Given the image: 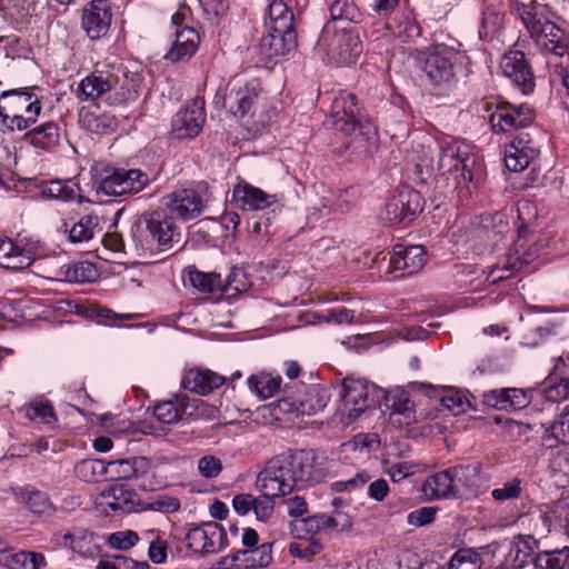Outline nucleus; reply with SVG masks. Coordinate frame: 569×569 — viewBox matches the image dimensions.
I'll list each match as a JSON object with an SVG mask.
<instances>
[{"instance_id":"f704fd0d","label":"nucleus","mask_w":569,"mask_h":569,"mask_svg":"<svg viewBox=\"0 0 569 569\" xmlns=\"http://www.w3.org/2000/svg\"><path fill=\"white\" fill-rule=\"evenodd\" d=\"M41 197L46 199L58 200L61 202H71L77 200L82 202L81 188L73 179H56L44 182L40 189Z\"/></svg>"},{"instance_id":"4468645a","label":"nucleus","mask_w":569,"mask_h":569,"mask_svg":"<svg viewBox=\"0 0 569 569\" xmlns=\"http://www.w3.org/2000/svg\"><path fill=\"white\" fill-rule=\"evenodd\" d=\"M187 17V10L181 9L172 16V24L176 26L174 42L164 58L171 62H182L189 60L198 50L200 36L191 27L184 26L183 20Z\"/></svg>"},{"instance_id":"79ce46f5","label":"nucleus","mask_w":569,"mask_h":569,"mask_svg":"<svg viewBox=\"0 0 569 569\" xmlns=\"http://www.w3.org/2000/svg\"><path fill=\"white\" fill-rule=\"evenodd\" d=\"M56 274L60 281L83 283L93 281L98 271L93 263L81 261L61 266Z\"/></svg>"},{"instance_id":"2eb2a0df","label":"nucleus","mask_w":569,"mask_h":569,"mask_svg":"<svg viewBox=\"0 0 569 569\" xmlns=\"http://www.w3.org/2000/svg\"><path fill=\"white\" fill-rule=\"evenodd\" d=\"M426 263V252L422 246H406L398 243L390 253L387 274L389 279H399L418 272Z\"/></svg>"},{"instance_id":"37998d69","label":"nucleus","mask_w":569,"mask_h":569,"mask_svg":"<svg viewBox=\"0 0 569 569\" xmlns=\"http://www.w3.org/2000/svg\"><path fill=\"white\" fill-rule=\"evenodd\" d=\"M0 562L9 569H42L47 566L46 558L42 553L33 551L8 553L6 549H3Z\"/></svg>"},{"instance_id":"603ef678","label":"nucleus","mask_w":569,"mask_h":569,"mask_svg":"<svg viewBox=\"0 0 569 569\" xmlns=\"http://www.w3.org/2000/svg\"><path fill=\"white\" fill-rule=\"evenodd\" d=\"M97 226L98 217L87 214L81 217L70 230L66 229V232L69 233V240L73 243L87 242L93 238Z\"/></svg>"},{"instance_id":"bf43d9fd","label":"nucleus","mask_w":569,"mask_h":569,"mask_svg":"<svg viewBox=\"0 0 569 569\" xmlns=\"http://www.w3.org/2000/svg\"><path fill=\"white\" fill-rule=\"evenodd\" d=\"M184 541L191 551L208 553L207 522L189 528L184 536Z\"/></svg>"},{"instance_id":"dca6fc26","label":"nucleus","mask_w":569,"mask_h":569,"mask_svg":"<svg viewBox=\"0 0 569 569\" xmlns=\"http://www.w3.org/2000/svg\"><path fill=\"white\" fill-rule=\"evenodd\" d=\"M423 198L420 192L403 188L386 203V218L393 223L413 220L423 210Z\"/></svg>"},{"instance_id":"1a4fd4ad","label":"nucleus","mask_w":569,"mask_h":569,"mask_svg":"<svg viewBox=\"0 0 569 569\" xmlns=\"http://www.w3.org/2000/svg\"><path fill=\"white\" fill-rule=\"evenodd\" d=\"M317 46L338 66L356 62L362 52L358 34L346 29L333 30L330 23L325 26Z\"/></svg>"},{"instance_id":"4be33fe9","label":"nucleus","mask_w":569,"mask_h":569,"mask_svg":"<svg viewBox=\"0 0 569 569\" xmlns=\"http://www.w3.org/2000/svg\"><path fill=\"white\" fill-rule=\"evenodd\" d=\"M232 201L234 204L249 211H259L272 208V212L280 208L279 200L276 194H270L246 181H240L232 191Z\"/></svg>"},{"instance_id":"ea45409f","label":"nucleus","mask_w":569,"mask_h":569,"mask_svg":"<svg viewBox=\"0 0 569 569\" xmlns=\"http://www.w3.org/2000/svg\"><path fill=\"white\" fill-rule=\"evenodd\" d=\"M293 20V13L286 2L282 0H273L269 3L266 26L270 31H295Z\"/></svg>"},{"instance_id":"338daca9","label":"nucleus","mask_w":569,"mask_h":569,"mask_svg":"<svg viewBox=\"0 0 569 569\" xmlns=\"http://www.w3.org/2000/svg\"><path fill=\"white\" fill-rule=\"evenodd\" d=\"M274 498L278 497L267 496V492H261L259 497H254V507L252 511L254 512L257 520L266 522L272 517L274 511Z\"/></svg>"},{"instance_id":"7c9ffc66","label":"nucleus","mask_w":569,"mask_h":569,"mask_svg":"<svg viewBox=\"0 0 569 569\" xmlns=\"http://www.w3.org/2000/svg\"><path fill=\"white\" fill-rule=\"evenodd\" d=\"M386 406L390 410V421L398 427L409 426L416 420L415 405L409 393L400 388L386 397Z\"/></svg>"},{"instance_id":"cd10ccee","label":"nucleus","mask_w":569,"mask_h":569,"mask_svg":"<svg viewBox=\"0 0 569 569\" xmlns=\"http://www.w3.org/2000/svg\"><path fill=\"white\" fill-rule=\"evenodd\" d=\"M106 466L107 476L111 480H139L151 471L150 460L142 456L106 461Z\"/></svg>"},{"instance_id":"423d86ee","label":"nucleus","mask_w":569,"mask_h":569,"mask_svg":"<svg viewBox=\"0 0 569 569\" xmlns=\"http://www.w3.org/2000/svg\"><path fill=\"white\" fill-rule=\"evenodd\" d=\"M480 109L488 113L495 132L511 133L525 129L533 121V111L526 104H511L499 98L485 100Z\"/></svg>"},{"instance_id":"e433bc0d","label":"nucleus","mask_w":569,"mask_h":569,"mask_svg":"<svg viewBox=\"0 0 569 569\" xmlns=\"http://www.w3.org/2000/svg\"><path fill=\"white\" fill-rule=\"evenodd\" d=\"M32 262V253L11 239L0 238V267L6 269H23Z\"/></svg>"},{"instance_id":"69168bd1","label":"nucleus","mask_w":569,"mask_h":569,"mask_svg":"<svg viewBox=\"0 0 569 569\" xmlns=\"http://www.w3.org/2000/svg\"><path fill=\"white\" fill-rule=\"evenodd\" d=\"M440 402L445 409L455 416L466 412L470 407V402L467 397L458 391L447 393L440 399Z\"/></svg>"},{"instance_id":"f257e3e1","label":"nucleus","mask_w":569,"mask_h":569,"mask_svg":"<svg viewBox=\"0 0 569 569\" xmlns=\"http://www.w3.org/2000/svg\"><path fill=\"white\" fill-rule=\"evenodd\" d=\"M520 17L537 49L546 56L547 66L558 72L563 58H569L568 39L563 30L548 18L547 7L542 3L523 4Z\"/></svg>"},{"instance_id":"aec40b11","label":"nucleus","mask_w":569,"mask_h":569,"mask_svg":"<svg viewBox=\"0 0 569 569\" xmlns=\"http://www.w3.org/2000/svg\"><path fill=\"white\" fill-rule=\"evenodd\" d=\"M518 521L521 527L529 530L527 536L532 538H545L560 525L556 503L531 508L528 512L520 515Z\"/></svg>"},{"instance_id":"ddd939ff","label":"nucleus","mask_w":569,"mask_h":569,"mask_svg":"<svg viewBox=\"0 0 569 569\" xmlns=\"http://www.w3.org/2000/svg\"><path fill=\"white\" fill-rule=\"evenodd\" d=\"M287 462L282 455L276 456L270 459L258 473L256 486L260 492H267V496H286L290 493L293 488V480H291Z\"/></svg>"},{"instance_id":"393cba45","label":"nucleus","mask_w":569,"mask_h":569,"mask_svg":"<svg viewBox=\"0 0 569 569\" xmlns=\"http://www.w3.org/2000/svg\"><path fill=\"white\" fill-rule=\"evenodd\" d=\"M272 547L262 543L253 549L238 550L221 560L223 569L263 568L272 561Z\"/></svg>"},{"instance_id":"4c0bfd02","label":"nucleus","mask_w":569,"mask_h":569,"mask_svg":"<svg viewBox=\"0 0 569 569\" xmlns=\"http://www.w3.org/2000/svg\"><path fill=\"white\" fill-rule=\"evenodd\" d=\"M297 36L295 31L273 32L269 33L261 39V50L268 58L278 56H286L296 48Z\"/></svg>"},{"instance_id":"6e6d98bb","label":"nucleus","mask_w":569,"mask_h":569,"mask_svg":"<svg viewBox=\"0 0 569 569\" xmlns=\"http://www.w3.org/2000/svg\"><path fill=\"white\" fill-rule=\"evenodd\" d=\"M503 22V16L497 11H485L479 27V38L481 40H491L500 31Z\"/></svg>"},{"instance_id":"09e8293b","label":"nucleus","mask_w":569,"mask_h":569,"mask_svg":"<svg viewBox=\"0 0 569 569\" xmlns=\"http://www.w3.org/2000/svg\"><path fill=\"white\" fill-rule=\"evenodd\" d=\"M106 468L103 459H84L76 465L74 472L84 482H96L102 476H107Z\"/></svg>"},{"instance_id":"f03ea898","label":"nucleus","mask_w":569,"mask_h":569,"mask_svg":"<svg viewBox=\"0 0 569 569\" xmlns=\"http://www.w3.org/2000/svg\"><path fill=\"white\" fill-rule=\"evenodd\" d=\"M41 101L28 89L6 90L0 94V120L9 130L26 131L36 124Z\"/></svg>"},{"instance_id":"c756f323","label":"nucleus","mask_w":569,"mask_h":569,"mask_svg":"<svg viewBox=\"0 0 569 569\" xmlns=\"http://www.w3.org/2000/svg\"><path fill=\"white\" fill-rule=\"evenodd\" d=\"M537 156L538 150L528 138V134L521 133L506 147L505 163L511 171H521L526 169L530 161Z\"/></svg>"},{"instance_id":"5701e85b","label":"nucleus","mask_w":569,"mask_h":569,"mask_svg":"<svg viewBox=\"0 0 569 569\" xmlns=\"http://www.w3.org/2000/svg\"><path fill=\"white\" fill-rule=\"evenodd\" d=\"M172 219L168 212L161 210L146 216L147 230L162 250H169L180 241V231Z\"/></svg>"},{"instance_id":"49530a36","label":"nucleus","mask_w":569,"mask_h":569,"mask_svg":"<svg viewBox=\"0 0 569 569\" xmlns=\"http://www.w3.org/2000/svg\"><path fill=\"white\" fill-rule=\"evenodd\" d=\"M569 567V547L543 551L535 558V569H567Z\"/></svg>"},{"instance_id":"de8ad7c7","label":"nucleus","mask_w":569,"mask_h":569,"mask_svg":"<svg viewBox=\"0 0 569 569\" xmlns=\"http://www.w3.org/2000/svg\"><path fill=\"white\" fill-rule=\"evenodd\" d=\"M331 20L358 23L361 12L353 0H333L329 7Z\"/></svg>"},{"instance_id":"0e129e2a","label":"nucleus","mask_w":569,"mask_h":569,"mask_svg":"<svg viewBox=\"0 0 569 569\" xmlns=\"http://www.w3.org/2000/svg\"><path fill=\"white\" fill-rule=\"evenodd\" d=\"M507 411L520 410L526 408L533 398V391L530 389L507 388Z\"/></svg>"},{"instance_id":"2f4dec72","label":"nucleus","mask_w":569,"mask_h":569,"mask_svg":"<svg viewBox=\"0 0 569 569\" xmlns=\"http://www.w3.org/2000/svg\"><path fill=\"white\" fill-rule=\"evenodd\" d=\"M224 377L209 369L194 368L188 370L181 380L184 389L206 396L224 383Z\"/></svg>"},{"instance_id":"0eeeda50","label":"nucleus","mask_w":569,"mask_h":569,"mask_svg":"<svg viewBox=\"0 0 569 569\" xmlns=\"http://www.w3.org/2000/svg\"><path fill=\"white\" fill-rule=\"evenodd\" d=\"M209 200L208 186L203 182L188 188H179L161 199V207L171 218L191 220L199 217Z\"/></svg>"},{"instance_id":"f3484780","label":"nucleus","mask_w":569,"mask_h":569,"mask_svg":"<svg viewBox=\"0 0 569 569\" xmlns=\"http://www.w3.org/2000/svg\"><path fill=\"white\" fill-rule=\"evenodd\" d=\"M111 20L109 0H92L82 8L81 28L91 40L104 37L110 29Z\"/></svg>"},{"instance_id":"9b49d317","label":"nucleus","mask_w":569,"mask_h":569,"mask_svg":"<svg viewBox=\"0 0 569 569\" xmlns=\"http://www.w3.org/2000/svg\"><path fill=\"white\" fill-rule=\"evenodd\" d=\"M359 111L357 97L350 92H340L331 103V123L346 136L362 134L365 126L358 118Z\"/></svg>"},{"instance_id":"473e14b6","label":"nucleus","mask_w":569,"mask_h":569,"mask_svg":"<svg viewBox=\"0 0 569 569\" xmlns=\"http://www.w3.org/2000/svg\"><path fill=\"white\" fill-rule=\"evenodd\" d=\"M102 505L112 511L134 512L139 509V501L133 490L123 483H116L101 493Z\"/></svg>"},{"instance_id":"6ab92c4d","label":"nucleus","mask_w":569,"mask_h":569,"mask_svg":"<svg viewBox=\"0 0 569 569\" xmlns=\"http://www.w3.org/2000/svg\"><path fill=\"white\" fill-rule=\"evenodd\" d=\"M204 119L203 101L191 100L172 118V132L178 139L193 138L201 131Z\"/></svg>"},{"instance_id":"13d9d810","label":"nucleus","mask_w":569,"mask_h":569,"mask_svg":"<svg viewBox=\"0 0 569 569\" xmlns=\"http://www.w3.org/2000/svg\"><path fill=\"white\" fill-rule=\"evenodd\" d=\"M522 492V480L519 478H513L503 482L501 487L495 488L491 491V497L495 501L502 503L505 501L519 499Z\"/></svg>"},{"instance_id":"680f3d73","label":"nucleus","mask_w":569,"mask_h":569,"mask_svg":"<svg viewBox=\"0 0 569 569\" xmlns=\"http://www.w3.org/2000/svg\"><path fill=\"white\" fill-rule=\"evenodd\" d=\"M289 528L292 537L297 539H305L307 536L319 533L317 515L290 521Z\"/></svg>"},{"instance_id":"6e6552de","label":"nucleus","mask_w":569,"mask_h":569,"mask_svg":"<svg viewBox=\"0 0 569 569\" xmlns=\"http://www.w3.org/2000/svg\"><path fill=\"white\" fill-rule=\"evenodd\" d=\"M476 162V156L469 146L448 139L439 143L438 171L453 174L458 184L472 181Z\"/></svg>"},{"instance_id":"20e7f679","label":"nucleus","mask_w":569,"mask_h":569,"mask_svg":"<svg viewBox=\"0 0 569 569\" xmlns=\"http://www.w3.org/2000/svg\"><path fill=\"white\" fill-rule=\"evenodd\" d=\"M293 488L321 482L328 475L327 459L315 450H293L282 453Z\"/></svg>"},{"instance_id":"a19ab883","label":"nucleus","mask_w":569,"mask_h":569,"mask_svg":"<svg viewBox=\"0 0 569 569\" xmlns=\"http://www.w3.org/2000/svg\"><path fill=\"white\" fill-rule=\"evenodd\" d=\"M187 274L188 281L192 288L201 293H216L220 292L223 288L220 273L217 272H202L193 266H189L183 270Z\"/></svg>"},{"instance_id":"5fc2aeb1","label":"nucleus","mask_w":569,"mask_h":569,"mask_svg":"<svg viewBox=\"0 0 569 569\" xmlns=\"http://www.w3.org/2000/svg\"><path fill=\"white\" fill-rule=\"evenodd\" d=\"M529 263L528 259L521 260L518 257H510L502 266L495 267L488 274V279L496 283L512 277L516 272L521 271Z\"/></svg>"},{"instance_id":"9d476101","label":"nucleus","mask_w":569,"mask_h":569,"mask_svg":"<svg viewBox=\"0 0 569 569\" xmlns=\"http://www.w3.org/2000/svg\"><path fill=\"white\" fill-rule=\"evenodd\" d=\"M341 388V405L338 416L340 422L347 426L370 407V386L366 380L348 377L343 379Z\"/></svg>"},{"instance_id":"c9c22d12","label":"nucleus","mask_w":569,"mask_h":569,"mask_svg":"<svg viewBox=\"0 0 569 569\" xmlns=\"http://www.w3.org/2000/svg\"><path fill=\"white\" fill-rule=\"evenodd\" d=\"M421 490L428 500L455 499L450 468L428 477Z\"/></svg>"},{"instance_id":"bb28decb","label":"nucleus","mask_w":569,"mask_h":569,"mask_svg":"<svg viewBox=\"0 0 569 569\" xmlns=\"http://www.w3.org/2000/svg\"><path fill=\"white\" fill-rule=\"evenodd\" d=\"M259 93V83L253 80L244 84L234 83L223 98V106L234 117L242 118L253 107Z\"/></svg>"},{"instance_id":"8fccbe9b","label":"nucleus","mask_w":569,"mask_h":569,"mask_svg":"<svg viewBox=\"0 0 569 569\" xmlns=\"http://www.w3.org/2000/svg\"><path fill=\"white\" fill-rule=\"evenodd\" d=\"M21 410H24L26 417L30 421H37L44 425H52L57 421L53 407L47 400H34L26 405Z\"/></svg>"},{"instance_id":"e2e57ef3","label":"nucleus","mask_w":569,"mask_h":569,"mask_svg":"<svg viewBox=\"0 0 569 569\" xmlns=\"http://www.w3.org/2000/svg\"><path fill=\"white\" fill-rule=\"evenodd\" d=\"M138 541L139 536L133 530L116 531L107 538V543L110 548L121 551L131 549Z\"/></svg>"},{"instance_id":"412c9836","label":"nucleus","mask_w":569,"mask_h":569,"mask_svg":"<svg viewBox=\"0 0 569 569\" xmlns=\"http://www.w3.org/2000/svg\"><path fill=\"white\" fill-rule=\"evenodd\" d=\"M505 77L509 78L523 94H529L535 88V77L522 51H509L500 62Z\"/></svg>"},{"instance_id":"f8f14e48","label":"nucleus","mask_w":569,"mask_h":569,"mask_svg":"<svg viewBox=\"0 0 569 569\" xmlns=\"http://www.w3.org/2000/svg\"><path fill=\"white\" fill-rule=\"evenodd\" d=\"M119 70L113 66H97L94 70L80 80L74 94L82 102H93L102 97H108L117 83Z\"/></svg>"},{"instance_id":"a18cd8bd","label":"nucleus","mask_w":569,"mask_h":569,"mask_svg":"<svg viewBox=\"0 0 569 569\" xmlns=\"http://www.w3.org/2000/svg\"><path fill=\"white\" fill-rule=\"evenodd\" d=\"M281 377L269 372H257L248 378V387L260 399L273 397L280 389Z\"/></svg>"},{"instance_id":"c85d7f7f","label":"nucleus","mask_w":569,"mask_h":569,"mask_svg":"<svg viewBox=\"0 0 569 569\" xmlns=\"http://www.w3.org/2000/svg\"><path fill=\"white\" fill-rule=\"evenodd\" d=\"M23 140L38 150L51 152L60 144L61 128L53 120L33 124L27 130Z\"/></svg>"},{"instance_id":"a211bd4d","label":"nucleus","mask_w":569,"mask_h":569,"mask_svg":"<svg viewBox=\"0 0 569 569\" xmlns=\"http://www.w3.org/2000/svg\"><path fill=\"white\" fill-rule=\"evenodd\" d=\"M330 396L326 388L320 386L307 387L302 396L298 399L283 398L279 401L280 410L298 416H311L322 411Z\"/></svg>"},{"instance_id":"b1692460","label":"nucleus","mask_w":569,"mask_h":569,"mask_svg":"<svg viewBox=\"0 0 569 569\" xmlns=\"http://www.w3.org/2000/svg\"><path fill=\"white\" fill-rule=\"evenodd\" d=\"M455 499H472L481 491V468L479 465L450 468Z\"/></svg>"},{"instance_id":"58836bf2","label":"nucleus","mask_w":569,"mask_h":569,"mask_svg":"<svg viewBox=\"0 0 569 569\" xmlns=\"http://www.w3.org/2000/svg\"><path fill=\"white\" fill-rule=\"evenodd\" d=\"M541 442L547 448H555L559 443H569V409L558 419L541 426Z\"/></svg>"},{"instance_id":"c03bdc74","label":"nucleus","mask_w":569,"mask_h":569,"mask_svg":"<svg viewBox=\"0 0 569 569\" xmlns=\"http://www.w3.org/2000/svg\"><path fill=\"white\" fill-rule=\"evenodd\" d=\"M59 543L71 548L81 556H91L93 553L92 533L84 529H74L73 531H60L57 533Z\"/></svg>"},{"instance_id":"a878e982","label":"nucleus","mask_w":569,"mask_h":569,"mask_svg":"<svg viewBox=\"0 0 569 569\" xmlns=\"http://www.w3.org/2000/svg\"><path fill=\"white\" fill-rule=\"evenodd\" d=\"M113 70H119L117 83L107 97L110 106H124L133 102L139 97L141 78L136 72H129L123 66H113Z\"/></svg>"},{"instance_id":"72a5a7b5","label":"nucleus","mask_w":569,"mask_h":569,"mask_svg":"<svg viewBox=\"0 0 569 569\" xmlns=\"http://www.w3.org/2000/svg\"><path fill=\"white\" fill-rule=\"evenodd\" d=\"M538 549L539 545L537 538L519 535L510 542L507 562L515 569H521L532 560L535 561L533 556Z\"/></svg>"},{"instance_id":"4d7b16f0","label":"nucleus","mask_w":569,"mask_h":569,"mask_svg":"<svg viewBox=\"0 0 569 569\" xmlns=\"http://www.w3.org/2000/svg\"><path fill=\"white\" fill-rule=\"evenodd\" d=\"M480 555L472 549H460L450 559L449 569H481Z\"/></svg>"},{"instance_id":"3c124183","label":"nucleus","mask_w":569,"mask_h":569,"mask_svg":"<svg viewBox=\"0 0 569 569\" xmlns=\"http://www.w3.org/2000/svg\"><path fill=\"white\" fill-rule=\"evenodd\" d=\"M83 123L88 130L98 134L111 133L118 128L117 118L110 113L94 114L87 112L83 116Z\"/></svg>"},{"instance_id":"864d4df0","label":"nucleus","mask_w":569,"mask_h":569,"mask_svg":"<svg viewBox=\"0 0 569 569\" xmlns=\"http://www.w3.org/2000/svg\"><path fill=\"white\" fill-rule=\"evenodd\" d=\"M183 406L179 398L161 401L153 408V416L162 423H177L182 417Z\"/></svg>"},{"instance_id":"39448f33","label":"nucleus","mask_w":569,"mask_h":569,"mask_svg":"<svg viewBox=\"0 0 569 569\" xmlns=\"http://www.w3.org/2000/svg\"><path fill=\"white\" fill-rule=\"evenodd\" d=\"M151 178L141 169L108 168L96 178L93 187L98 194L121 197L142 191Z\"/></svg>"},{"instance_id":"052dcab7","label":"nucleus","mask_w":569,"mask_h":569,"mask_svg":"<svg viewBox=\"0 0 569 569\" xmlns=\"http://www.w3.org/2000/svg\"><path fill=\"white\" fill-rule=\"evenodd\" d=\"M208 553H217L229 545L224 529L217 522H207Z\"/></svg>"},{"instance_id":"7ed1b4c3","label":"nucleus","mask_w":569,"mask_h":569,"mask_svg":"<svg viewBox=\"0 0 569 569\" xmlns=\"http://www.w3.org/2000/svg\"><path fill=\"white\" fill-rule=\"evenodd\" d=\"M463 59V52L445 43H437L419 53L418 64L427 84L443 88L452 82L455 68Z\"/></svg>"},{"instance_id":"774afa93","label":"nucleus","mask_w":569,"mask_h":569,"mask_svg":"<svg viewBox=\"0 0 569 569\" xmlns=\"http://www.w3.org/2000/svg\"><path fill=\"white\" fill-rule=\"evenodd\" d=\"M543 395L548 401L560 402L569 398V378H560L558 383H549L543 388Z\"/></svg>"}]
</instances>
